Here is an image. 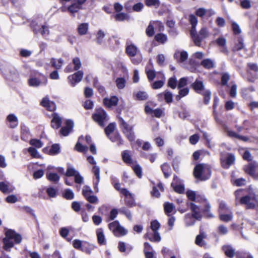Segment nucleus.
I'll return each mask as SVG.
<instances>
[{
    "mask_svg": "<svg viewBox=\"0 0 258 258\" xmlns=\"http://www.w3.org/2000/svg\"><path fill=\"white\" fill-rule=\"evenodd\" d=\"M163 207L165 214L168 217L167 225L164 226L165 232H167L173 229L175 221V218L173 215L176 213V210L173 203L168 202L164 203Z\"/></svg>",
    "mask_w": 258,
    "mask_h": 258,
    "instance_id": "obj_1",
    "label": "nucleus"
},
{
    "mask_svg": "<svg viewBox=\"0 0 258 258\" xmlns=\"http://www.w3.org/2000/svg\"><path fill=\"white\" fill-rule=\"evenodd\" d=\"M211 173V167L209 165L199 163L195 166L194 169L193 175L196 178L204 181L210 178Z\"/></svg>",
    "mask_w": 258,
    "mask_h": 258,
    "instance_id": "obj_2",
    "label": "nucleus"
},
{
    "mask_svg": "<svg viewBox=\"0 0 258 258\" xmlns=\"http://www.w3.org/2000/svg\"><path fill=\"white\" fill-rule=\"evenodd\" d=\"M22 240L21 236L12 230H9L6 232V237L3 239L4 249L10 251L14 246V243H19Z\"/></svg>",
    "mask_w": 258,
    "mask_h": 258,
    "instance_id": "obj_3",
    "label": "nucleus"
},
{
    "mask_svg": "<svg viewBox=\"0 0 258 258\" xmlns=\"http://www.w3.org/2000/svg\"><path fill=\"white\" fill-rule=\"evenodd\" d=\"M239 204L245 206L246 209H255L258 206V195L250 193L239 198Z\"/></svg>",
    "mask_w": 258,
    "mask_h": 258,
    "instance_id": "obj_4",
    "label": "nucleus"
},
{
    "mask_svg": "<svg viewBox=\"0 0 258 258\" xmlns=\"http://www.w3.org/2000/svg\"><path fill=\"white\" fill-rule=\"evenodd\" d=\"M189 34L195 45L199 47L201 46L202 41L209 35V31L206 27L202 28L199 32H197L196 29L189 31Z\"/></svg>",
    "mask_w": 258,
    "mask_h": 258,
    "instance_id": "obj_5",
    "label": "nucleus"
},
{
    "mask_svg": "<svg viewBox=\"0 0 258 258\" xmlns=\"http://www.w3.org/2000/svg\"><path fill=\"white\" fill-rule=\"evenodd\" d=\"M160 223L156 220L151 222L150 228L148 230L146 237L151 241H159L160 237L157 230L160 228Z\"/></svg>",
    "mask_w": 258,
    "mask_h": 258,
    "instance_id": "obj_6",
    "label": "nucleus"
},
{
    "mask_svg": "<svg viewBox=\"0 0 258 258\" xmlns=\"http://www.w3.org/2000/svg\"><path fill=\"white\" fill-rule=\"evenodd\" d=\"M87 161L89 163L94 165L92 170L95 177L93 180V185L95 191L98 192V185L100 181V168L96 165V163L93 157L91 156H88L87 157Z\"/></svg>",
    "mask_w": 258,
    "mask_h": 258,
    "instance_id": "obj_7",
    "label": "nucleus"
},
{
    "mask_svg": "<svg viewBox=\"0 0 258 258\" xmlns=\"http://www.w3.org/2000/svg\"><path fill=\"white\" fill-rule=\"evenodd\" d=\"M118 119L120 128L125 137L131 142L134 141L135 136L133 132V126L128 124L122 117H119Z\"/></svg>",
    "mask_w": 258,
    "mask_h": 258,
    "instance_id": "obj_8",
    "label": "nucleus"
},
{
    "mask_svg": "<svg viewBox=\"0 0 258 258\" xmlns=\"http://www.w3.org/2000/svg\"><path fill=\"white\" fill-rule=\"evenodd\" d=\"M47 81V78L45 75L41 73H37L36 77L29 79L28 83L31 87H37L39 86L46 85Z\"/></svg>",
    "mask_w": 258,
    "mask_h": 258,
    "instance_id": "obj_9",
    "label": "nucleus"
},
{
    "mask_svg": "<svg viewBox=\"0 0 258 258\" xmlns=\"http://www.w3.org/2000/svg\"><path fill=\"white\" fill-rule=\"evenodd\" d=\"M108 228L116 236H123L127 233V230L121 226L118 221H115L109 223Z\"/></svg>",
    "mask_w": 258,
    "mask_h": 258,
    "instance_id": "obj_10",
    "label": "nucleus"
},
{
    "mask_svg": "<svg viewBox=\"0 0 258 258\" xmlns=\"http://www.w3.org/2000/svg\"><path fill=\"white\" fill-rule=\"evenodd\" d=\"M244 172L255 180H258V163L251 162L243 167Z\"/></svg>",
    "mask_w": 258,
    "mask_h": 258,
    "instance_id": "obj_11",
    "label": "nucleus"
},
{
    "mask_svg": "<svg viewBox=\"0 0 258 258\" xmlns=\"http://www.w3.org/2000/svg\"><path fill=\"white\" fill-rule=\"evenodd\" d=\"M92 118L101 126H103L104 122L108 120L106 112L102 108L97 109L93 114Z\"/></svg>",
    "mask_w": 258,
    "mask_h": 258,
    "instance_id": "obj_12",
    "label": "nucleus"
},
{
    "mask_svg": "<svg viewBox=\"0 0 258 258\" xmlns=\"http://www.w3.org/2000/svg\"><path fill=\"white\" fill-rule=\"evenodd\" d=\"M84 73L82 71H78L72 75H70L68 78V81L72 87H74L76 84L80 82L83 77Z\"/></svg>",
    "mask_w": 258,
    "mask_h": 258,
    "instance_id": "obj_13",
    "label": "nucleus"
},
{
    "mask_svg": "<svg viewBox=\"0 0 258 258\" xmlns=\"http://www.w3.org/2000/svg\"><path fill=\"white\" fill-rule=\"evenodd\" d=\"M121 194L125 197V202L126 205L133 207L135 205L134 196L127 189H123L121 191Z\"/></svg>",
    "mask_w": 258,
    "mask_h": 258,
    "instance_id": "obj_14",
    "label": "nucleus"
},
{
    "mask_svg": "<svg viewBox=\"0 0 258 258\" xmlns=\"http://www.w3.org/2000/svg\"><path fill=\"white\" fill-rule=\"evenodd\" d=\"M190 88L198 94H201L206 90L203 81L198 79L190 85Z\"/></svg>",
    "mask_w": 258,
    "mask_h": 258,
    "instance_id": "obj_15",
    "label": "nucleus"
},
{
    "mask_svg": "<svg viewBox=\"0 0 258 258\" xmlns=\"http://www.w3.org/2000/svg\"><path fill=\"white\" fill-rule=\"evenodd\" d=\"M235 158L233 154L229 153L225 159L221 160V164L224 169H228L235 162Z\"/></svg>",
    "mask_w": 258,
    "mask_h": 258,
    "instance_id": "obj_16",
    "label": "nucleus"
},
{
    "mask_svg": "<svg viewBox=\"0 0 258 258\" xmlns=\"http://www.w3.org/2000/svg\"><path fill=\"white\" fill-rule=\"evenodd\" d=\"M74 123L71 120H67L66 121L65 125L60 130V133L63 136H67L73 130Z\"/></svg>",
    "mask_w": 258,
    "mask_h": 258,
    "instance_id": "obj_17",
    "label": "nucleus"
},
{
    "mask_svg": "<svg viewBox=\"0 0 258 258\" xmlns=\"http://www.w3.org/2000/svg\"><path fill=\"white\" fill-rule=\"evenodd\" d=\"M153 106L152 102H148L145 108V111L147 114L153 115L157 117L161 116V110L160 109L153 110L150 106Z\"/></svg>",
    "mask_w": 258,
    "mask_h": 258,
    "instance_id": "obj_18",
    "label": "nucleus"
},
{
    "mask_svg": "<svg viewBox=\"0 0 258 258\" xmlns=\"http://www.w3.org/2000/svg\"><path fill=\"white\" fill-rule=\"evenodd\" d=\"M190 209L192 212V217L198 220H201L202 215L200 212V208L193 203L190 204Z\"/></svg>",
    "mask_w": 258,
    "mask_h": 258,
    "instance_id": "obj_19",
    "label": "nucleus"
},
{
    "mask_svg": "<svg viewBox=\"0 0 258 258\" xmlns=\"http://www.w3.org/2000/svg\"><path fill=\"white\" fill-rule=\"evenodd\" d=\"M219 98L217 96H215L214 97L213 104V115L216 122L221 124L222 123V120L219 118L218 112L216 110L217 107L219 104Z\"/></svg>",
    "mask_w": 258,
    "mask_h": 258,
    "instance_id": "obj_20",
    "label": "nucleus"
},
{
    "mask_svg": "<svg viewBox=\"0 0 258 258\" xmlns=\"http://www.w3.org/2000/svg\"><path fill=\"white\" fill-rule=\"evenodd\" d=\"M41 104L42 106L46 108L48 110L53 111L56 109V105L55 103L50 101L48 98L46 97L43 98L41 102Z\"/></svg>",
    "mask_w": 258,
    "mask_h": 258,
    "instance_id": "obj_21",
    "label": "nucleus"
},
{
    "mask_svg": "<svg viewBox=\"0 0 258 258\" xmlns=\"http://www.w3.org/2000/svg\"><path fill=\"white\" fill-rule=\"evenodd\" d=\"M96 234L98 243L100 245H106V240L103 229L101 228L97 229L96 230Z\"/></svg>",
    "mask_w": 258,
    "mask_h": 258,
    "instance_id": "obj_22",
    "label": "nucleus"
},
{
    "mask_svg": "<svg viewBox=\"0 0 258 258\" xmlns=\"http://www.w3.org/2000/svg\"><path fill=\"white\" fill-rule=\"evenodd\" d=\"M14 188L9 182H0V190L4 194L11 192Z\"/></svg>",
    "mask_w": 258,
    "mask_h": 258,
    "instance_id": "obj_23",
    "label": "nucleus"
},
{
    "mask_svg": "<svg viewBox=\"0 0 258 258\" xmlns=\"http://www.w3.org/2000/svg\"><path fill=\"white\" fill-rule=\"evenodd\" d=\"M210 209L211 206L209 202L207 200H204V205L202 212L206 218H211L214 217L210 212Z\"/></svg>",
    "mask_w": 258,
    "mask_h": 258,
    "instance_id": "obj_24",
    "label": "nucleus"
},
{
    "mask_svg": "<svg viewBox=\"0 0 258 258\" xmlns=\"http://www.w3.org/2000/svg\"><path fill=\"white\" fill-rule=\"evenodd\" d=\"M177 203L178 204V211L183 213L185 212L190 207V203L188 201H183L181 200H177Z\"/></svg>",
    "mask_w": 258,
    "mask_h": 258,
    "instance_id": "obj_25",
    "label": "nucleus"
},
{
    "mask_svg": "<svg viewBox=\"0 0 258 258\" xmlns=\"http://www.w3.org/2000/svg\"><path fill=\"white\" fill-rule=\"evenodd\" d=\"M118 101V98L115 96H112L110 98H106L103 99V103L104 105L108 108L116 106Z\"/></svg>",
    "mask_w": 258,
    "mask_h": 258,
    "instance_id": "obj_26",
    "label": "nucleus"
},
{
    "mask_svg": "<svg viewBox=\"0 0 258 258\" xmlns=\"http://www.w3.org/2000/svg\"><path fill=\"white\" fill-rule=\"evenodd\" d=\"M222 250L224 251L225 255L229 258H233L236 253L234 249L230 245H224L222 247Z\"/></svg>",
    "mask_w": 258,
    "mask_h": 258,
    "instance_id": "obj_27",
    "label": "nucleus"
},
{
    "mask_svg": "<svg viewBox=\"0 0 258 258\" xmlns=\"http://www.w3.org/2000/svg\"><path fill=\"white\" fill-rule=\"evenodd\" d=\"M43 152L51 155H54L60 152V146L58 144H55L51 146L50 149L45 148L43 149Z\"/></svg>",
    "mask_w": 258,
    "mask_h": 258,
    "instance_id": "obj_28",
    "label": "nucleus"
},
{
    "mask_svg": "<svg viewBox=\"0 0 258 258\" xmlns=\"http://www.w3.org/2000/svg\"><path fill=\"white\" fill-rule=\"evenodd\" d=\"M52 117L51 122V126L53 128L57 129L60 126L61 118L56 113H53Z\"/></svg>",
    "mask_w": 258,
    "mask_h": 258,
    "instance_id": "obj_29",
    "label": "nucleus"
},
{
    "mask_svg": "<svg viewBox=\"0 0 258 258\" xmlns=\"http://www.w3.org/2000/svg\"><path fill=\"white\" fill-rule=\"evenodd\" d=\"M107 137L112 142H116L118 146H120L123 144V141L118 132H114Z\"/></svg>",
    "mask_w": 258,
    "mask_h": 258,
    "instance_id": "obj_30",
    "label": "nucleus"
},
{
    "mask_svg": "<svg viewBox=\"0 0 258 258\" xmlns=\"http://www.w3.org/2000/svg\"><path fill=\"white\" fill-rule=\"evenodd\" d=\"M244 40L241 36L238 37L236 42L235 43L234 45L232 48L233 52H236L244 48Z\"/></svg>",
    "mask_w": 258,
    "mask_h": 258,
    "instance_id": "obj_31",
    "label": "nucleus"
},
{
    "mask_svg": "<svg viewBox=\"0 0 258 258\" xmlns=\"http://www.w3.org/2000/svg\"><path fill=\"white\" fill-rule=\"evenodd\" d=\"M7 120L9 122V126L11 128H15L17 126L18 124V120L16 115L14 114H9L7 117Z\"/></svg>",
    "mask_w": 258,
    "mask_h": 258,
    "instance_id": "obj_32",
    "label": "nucleus"
},
{
    "mask_svg": "<svg viewBox=\"0 0 258 258\" xmlns=\"http://www.w3.org/2000/svg\"><path fill=\"white\" fill-rule=\"evenodd\" d=\"M118 248L119 251L121 252L129 253L133 249V247L130 244H126L124 242L120 241L118 243Z\"/></svg>",
    "mask_w": 258,
    "mask_h": 258,
    "instance_id": "obj_33",
    "label": "nucleus"
},
{
    "mask_svg": "<svg viewBox=\"0 0 258 258\" xmlns=\"http://www.w3.org/2000/svg\"><path fill=\"white\" fill-rule=\"evenodd\" d=\"M219 218L220 221L224 222L231 221L233 218V214L232 212L223 213L219 214Z\"/></svg>",
    "mask_w": 258,
    "mask_h": 258,
    "instance_id": "obj_34",
    "label": "nucleus"
},
{
    "mask_svg": "<svg viewBox=\"0 0 258 258\" xmlns=\"http://www.w3.org/2000/svg\"><path fill=\"white\" fill-rule=\"evenodd\" d=\"M122 158L125 163L130 164V165L134 163L131 158V152L128 150H125L122 152Z\"/></svg>",
    "mask_w": 258,
    "mask_h": 258,
    "instance_id": "obj_35",
    "label": "nucleus"
},
{
    "mask_svg": "<svg viewBox=\"0 0 258 258\" xmlns=\"http://www.w3.org/2000/svg\"><path fill=\"white\" fill-rule=\"evenodd\" d=\"M138 52V48L133 44L127 46L126 48V52L130 57L135 56Z\"/></svg>",
    "mask_w": 258,
    "mask_h": 258,
    "instance_id": "obj_36",
    "label": "nucleus"
},
{
    "mask_svg": "<svg viewBox=\"0 0 258 258\" xmlns=\"http://www.w3.org/2000/svg\"><path fill=\"white\" fill-rule=\"evenodd\" d=\"M50 63L52 67H53V68L57 70H59L61 68L63 64V60L61 58L56 59L54 58H52L50 59Z\"/></svg>",
    "mask_w": 258,
    "mask_h": 258,
    "instance_id": "obj_37",
    "label": "nucleus"
},
{
    "mask_svg": "<svg viewBox=\"0 0 258 258\" xmlns=\"http://www.w3.org/2000/svg\"><path fill=\"white\" fill-rule=\"evenodd\" d=\"M188 21L191 25V28L189 31H193L196 29V26L198 24V19L194 14H190L188 17Z\"/></svg>",
    "mask_w": 258,
    "mask_h": 258,
    "instance_id": "obj_38",
    "label": "nucleus"
},
{
    "mask_svg": "<svg viewBox=\"0 0 258 258\" xmlns=\"http://www.w3.org/2000/svg\"><path fill=\"white\" fill-rule=\"evenodd\" d=\"M21 138L22 140L26 141L29 135V128L24 124L21 125Z\"/></svg>",
    "mask_w": 258,
    "mask_h": 258,
    "instance_id": "obj_39",
    "label": "nucleus"
},
{
    "mask_svg": "<svg viewBox=\"0 0 258 258\" xmlns=\"http://www.w3.org/2000/svg\"><path fill=\"white\" fill-rule=\"evenodd\" d=\"M201 65L205 69L208 70L211 69L214 67L213 61L209 58L203 59L201 62Z\"/></svg>",
    "mask_w": 258,
    "mask_h": 258,
    "instance_id": "obj_40",
    "label": "nucleus"
},
{
    "mask_svg": "<svg viewBox=\"0 0 258 258\" xmlns=\"http://www.w3.org/2000/svg\"><path fill=\"white\" fill-rule=\"evenodd\" d=\"M94 248V246L92 244L89 243L86 241H84L83 246L81 248V250L88 254H90L92 250Z\"/></svg>",
    "mask_w": 258,
    "mask_h": 258,
    "instance_id": "obj_41",
    "label": "nucleus"
},
{
    "mask_svg": "<svg viewBox=\"0 0 258 258\" xmlns=\"http://www.w3.org/2000/svg\"><path fill=\"white\" fill-rule=\"evenodd\" d=\"M171 186L173 187L175 192L179 194H184L185 190L184 185L182 184H174L173 183H171Z\"/></svg>",
    "mask_w": 258,
    "mask_h": 258,
    "instance_id": "obj_42",
    "label": "nucleus"
},
{
    "mask_svg": "<svg viewBox=\"0 0 258 258\" xmlns=\"http://www.w3.org/2000/svg\"><path fill=\"white\" fill-rule=\"evenodd\" d=\"M204 97V103L206 105H208L210 101L211 96V92L210 90H206L200 94Z\"/></svg>",
    "mask_w": 258,
    "mask_h": 258,
    "instance_id": "obj_43",
    "label": "nucleus"
},
{
    "mask_svg": "<svg viewBox=\"0 0 258 258\" xmlns=\"http://www.w3.org/2000/svg\"><path fill=\"white\" fill-rule=\"evenodd\" d=\"M82 9V6H79V4L76 3H73L67 8L68 11L71 14H74L78 12L79 10Z\"/></svg>",
    "mask_w": 258,
    "mask_h": 258,
    "instance_id": "obj_44",
    "label": "nucleus"
},
{
    "mask_svg": "<svg viewBox=\"0 0 258 258\" xmlns=\"http://www.w3.org/2000/svg\"><path fill=\"white\" fill-rule=\"evenodd\" d=\"M229 212H231V211L229 209V208L227 206L226 203L223 201L220 202L218 208L219 214L227 213Z\"/></svg>",
    "mask_w": 258,
    "mask_h": 258,
    "instance_id": "obj_45",
    "label": "nucleus"
},
{
    "mask_svg": "<svg viewBox=\"0 0 258 258\" xmlns=\"http://www.w3.org/2000/svg\"><path fill=\"white\" fill-rule=\"evenodd\" d=\"M247 72H253L254 73H258V65L256 63L248 62L247 63Z\"/></svg>",
    "mask_w": 258,
    "mask_h": 258,
    "instance_id": "obj_46",
    "label": "nucleus"
},
{
    "mask_svg": "<svg viewBox=\"0 0 258 258\" xmlns=\"http://www.w3.org/2000/svg\"><path fill=\"white\" fill-rule=\"evenodd\" d=\"M131 166L138 177L141 178L142 176V171L141 166L138 164H137L135 162L132 164Z\"/></svg>",
    "mask_w": 258,
    "mask_h": 258,
    "instance_id": "obj_47",
    "label": "nucleus"
},
{
    "mask_svg": "<svg viewBox=\"0 0 258 258\" xmlns=\"http://www.w3.org/2000/svg\"><path fill=\"white\" fill-rule=\"evenodd\" d=\"M164 99L167 104L172 103L173 101L172 93L168 90H165L164 92Z\"/></svg>",
    "mask_w": 258,
    "mask_h": 258,
    "instance_id": "obj_48",
    "label": "nucleus"
},
{
    "mask_svg": "<svg viewBox=\"0 0 258 258\" xmlns=\"http://www.w3.org/2000/svg\"><path fill=\"white\" fill-rule=\"evenodd\" d=\"M115 83L118 89H122L124 88L126 81L123 78H118L116 79Z\"/></svg>",
    "mask_w": 258,
    "mask_h": 258,
    "instance_id": "obj_49",
    "label": "nucleus"
},
{
    "mask_svg": "<svg viewBox=\"0 0 258 258\" xmlns=\"http://www.w3.org/2000/svg\"><path fill=\"white\" fill-rule=\"evenodd\" d=\"M46 176L47 179L52 182H57L59 180V176L54 173H47Z\"/></svg>",
    "mask_w": 258,
    "mask_h": 258,
    "instance_id": "obj_50",
    "label": "nucleus"
},
{
    "mask_svg": "<svg viewBox=\"0 0 258 258\" xmlns=\"http://www.w3.org/2000/svg\"><path fill=\"white\" fill-rule=\"evenodd\" d=\"M168 87H170L172 89L176 88L177 84V80L175 76L170 78L167 82Z\"/></svg>",
    "mask_w": 258,
    "mask_h": 258,
    "instance_id": "obj_51",
    "label": "nucleus"
},
{
    "mask_svg": "<svg viewBox=\"0 0 258 258\" xmlns=\"http://www.w3.org/2000/svg\"><path fill=\"white\" fill-rule=\"evenodd\" d=\"M115 128V124L113 123H110L105 128V133L107 137L110 136L114 132Z\"/></svg>",
    "mask_w": 258,
    "mask_h": 258,
    "instance_id": "obj_52",
    "label": "nucleus"
},
{
    "mask_svg": "<svg viewBox=\"0 0 258 258\" xmlns=\"http://www.w3.org/2000/svg\"><path fill=\"white\" fill-rule=\"evenodd\" d=\"M78 172V171H77L74 167L69 165L68 166L65 175L67 176L71 177L75 176Z\"/></svg>",
    "mask_w": 258,
    "mask_h": 258,
    "instance_id": "obj_53",
    "label": "nucleus"
},
{
    "mask_svg": "<svg viewBox=\"0 0 258 258\" xmlns=\"http://www.w3.org/2000/svg\"><path fill=\"white\" fill-rule=\"evenodd\" d=\"M42 25H39L36 21H33L31 24V27L35 34H38L41 30V26Z\"/></svg>",
    "mask_w": 258,
    "mask_h": 258,
    "instance_id": "obj_54",
    "label": "nucleus"
},
{
    "mask_svg": "<svg viewBox=\"0 0 258 258\" xmlns=\"http://www.w3.org/2000/svg\"><path fill=\"white\" fill-rule=\"evenodd\" d=\"M75 149L79 152L86 153L88 149V147L82 145L79 142H78L75 146Z\"/></svg>",
    "mask_w": 258,
    "mask_h": 258,
    "instance_id": "obj_55",
    "label": "nucleus"
},
{
    "mask_svg": "<svg viewBox=\"0 0 258 258\" xmlns=\"http://www.w3.org/2000/svg\"><path fill=\"white\" fill-rule=\"evenodd\" d=\"M88 28V24L83 23L79 25L78 27V32L81 35H84L86 33Z\"/></svg>",
    "mask_w": 258,
    "mask_h": 258,
    "instance_id": "obj_56",
    "label": "nucleus"
},
{
    "mask_svg": "<svg viewBox=\"0 0 258 258\" xmlns=\"http://www.w3.org/2000/svg\"><path fill=\"white\" fill-rule=\"evenodd\" d=\"M29 143L31 145L34 146L37 148H40L43 145V143L40 140L37 139H31Z\"/></svg>",
    "mask_w": 258,
    "mask_h": 258,
    "instance_id": "obj_57",
    "label": "nucleus"
},
{
    "mask_svg": "<svg viewBox=\"0 0 258 258\" xmlns=\"http://www.w3.org/2000/svg\"><path fill=\"white\" fill-rule=\"evenodd\" d=\"M63 197L67 200H72L74 198V194L70 189H67L64 191Z\"/></svg>",
    "mask_w": 258,
    "mask_h": 258,
    "instance_id": "obj_58",
    "label": "nucleus"
},
{
    "mask_svg": "<svg viewBox=\"0 0 258 258\" xmlns=\"http://www.w3.org/2000/svg\"><path fill=\"white\" fill-rule=\"evenodd\" d=\"M73 63L74 64V70L75 71H78L81 67L82 63L79 57H76L74 58Z\"/></svg>",
    "mask_w": 258,
    "mask_h": 258,
    "instance_id": "obj_59",
    "label": "nucleus"
},
{
    "mask_svg": "<svg viewBox=\"0 0 258 258\" xmlns=\"http://www.w3.org/2000/svg\"><path fill=\"white\" fill-rule=\"evenodd\" d=\"M28 152L33 158H39L40 157L37 150L33 147H29Z\"/></svg>",
    "mask_w": 258,
    "mask_h": 258,
    "instance_id": "obj_60",
    "label": "nucleus"
},
{
    "mask_svg": "<svg viewBox=\"0 0 258 258\" xmlns=\"http://www.w3.org/2000/svg\"><path fill=\"white\" fill-rule=\"evenodd\" d=\"M105 37V33L104 32L101 30H100L98 31L96 34V42L98 44H101L102 41L103 39Z\"/></svg>",
    "mask_w": 258,
    "mask_h": 258,
    "instance_id": "obj_61",
    "label": "nucleus"
},
{
    "mask_svg": "<svg viewBox=\"0 0 258 258\" xmlns=\"http://www.w3.org/2000/svg\"><path fill=\"white\" fill-rule=\"evenodd\" d=\"M246 179L243 178H239L234 180L233 184L237 186H241L245 185Z\"/></svg>",
    "mask_w": 258,
    "mask_h": 258,
    "instance_id": "obj_62",
    "label": "nucleus"
},
{
    "mask_svg": "<svg viewBox=\"0 0 258 258\" xmlns=\"http://www.w3.org/2000/svg\"><path fill=\"white\" fill-rule=\"evenodd\" d=\"M236 258H253L249 253L245 252L237 251L236 252Z\"/></svg>",
    "mask_w": 258,
    "mask_h": 258,
    "instance_id": "obj_63",
    "label": "nucleus"
},
{
    "mask_svg": "<svg viewBox=\"0 0 258 258\" xmlns=\"http://www.w3.org/2000/svg\"><path fill=\"white\" fill-rule=\"evenodd\" d=\"M82 193L85 198L87 199L92 195V190L90 187L85 186L82 190Z\"/></svg>",
    "mask_w": 258,
    "mask_h": 258,
    "instance_id": "obj_64",
    "label": "nucleus"
}]
</instances>
